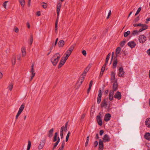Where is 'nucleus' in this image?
Instances as JSON below:
<instances>
[{"instance_id":"f257e3e1","label":"nucleus","mask_w":150,"mask_h":150,"mask_svg":"<svg viewBox=\"0 0 150 150\" xmlns=\"http://www.w3.org/2000/svg\"><path fill=\"white\" fill-rule=\"evenodd\" d=\"M74 46L71 45L64 54L62 57L58 65V68H60L66 62L69 57L70 55L74 48Z\"/></svg>"},{"instance_id":"f03ea898","label":"nucleus","mask_w":150,"mask_h":150,"mask_svg":"<svg viewBox=\"0 0 150 150\" xmlns=\"http://www.w3.org/2000/svg\"><path fill=\"white\" fill-rule=\"evenodd\" d=\"M60 54L58 53L54 54L51 59V62L54 66L56 65L61 57Z\"/></svg>"},{"instance_id":"7ed1b4c3","label":"nucleus","mask_w":150,"mask_h":150,"mask_svg":"<svg viewBox=\"0 0 150 150\" xmlns=\"http://www.w3.org/2000/svg\"><path fill=\"white\" fill-rule=\"evenodd\" d=\"M57 135L58 133L57 132H56L55 133L54 136L53 137V141L54 142H55L56 141V142L54 144V146L53 148V150H54V149L56 147L60 141L59 138V137H57Z\"/></svg>"},{"instance_id":"20e7f679","label":"nucleus","mask_w":150,"mask_h":150,"mask_svg":"<svg viewBox=\"0 0 150 150\" xmlns=\"http://www.w3.org/2000/svg\"><path fill=\"white\" fill-rule=\"evenodd\" d=\"M25 108V105L22 104L20 107L18 111L16 116V119H17L19 116L20 115L21 113L23 112Z\"/></svg>"},{"instance_id":"39448f33","label":"nucleus","mask_w":150,"mask_h":150,"mask_svg":"<svg viewBox=\"0 0 150 150\" xmlns=\"http://www.w3.org/2000/svg\"><path fill=\"white\" fill-rule=\"evenodd\" d=\"M146 40V38L144 35H140L139 37L138 40L140 43H144Z\"/></svg>"},{"instance_id":"423d86ee","label":"nucleus","mask_w":150,"mask_h":150,"mask_svg":"<svg viewBox=\"0 0 150 150\" xmlns=\"http://www.w3.org/2000/svg\"><path fill=\"white\" fill-rule=\"evenodd\" d=\"M101 117V113H99V115L97 117V120L98 124L100 126L102 125L103 124Z\"/></svg>"},{"instance_id":"0eeeda50","label":"nucleus","mask_w":150,"mask_h":150,"mask_svg":"<svg viewBox=\"0 0 150 150\" xmlns=\"http://www.w3.org/2000/svg\"><path fill=\"white\" fill-rule=\"evenodd\" d=\"M86 72L85 71H84L81 76L79 80V81H80V85H81L83 81L85 78V76L86 75Z\"/></svg>"},{"instance_id":"6e6552de","label":"nucleus","mask_w":150,"mask_h":150,"mask_svg":"<svg viewBox=\"0 0 150 150\" xmlns=\"http://www.w3.org/2000/svg\"><path fill=\"white\" fill-rule=\"evenodd\" d=\"M45 142V139H42L38 147V149L39 150H41L43 149L44 146Z\"/></svg>"},{"instance_id":"1a4fd4ad","label":"nucleus","mask_w":150,"mask_h":150,"mask_svg":"<svg viewBox=\"0 0 150 150\" xmlns=\"http://www.w3.org/2000/svg\"><path fill=\"white\" fill-rule=\"evenodd\" d=\"M30 73H31V76L30 79V81H31L35 75V73L34 72V65L33 64L31 66V69L30 71Z\"/></svg>"},{"instance_id":"9d476101","label":"nucleus","mask_w":150,"mask_h":150,"mask_svg":"<svg viewBox=\"0 0 150 150\" xmlns=\"http://www.w3.org/2000/svg\"><path fill=\"white\" fill-rule=\"evenodd\" d=\"M140 26L142 27V28L139 29V31L141 32L147 29L148 28V25L145 24H142Z\"/></svg>"},{"instance_id":"9b49d317","label":"nucleus","mask_w":150,"mask_h":150,"mask_svg":"<svg viewBox=\"0 0 150 150\" xmlns=\"http://www.w3.org/2000/svg\"><path fill=\"white\" fill-rule=\"evenodd\" d=\"M136 45V43L133 41L129 42L128 43V46L132 48L134 47Z\"/></svg>"},{"instance_id":"f8f14e48","label":"nucleus","mask_w":150,"mask_h":150,"mask_svg":"<svg viewBox=\"0 0 150 150\" xmlns=\"http://www.w3.org/2000/svg\"><path fill=\"white\" fill-rule=\"evenodd\" d=\"M114 97L118 100L120 99L121 98V93L119 91L116 92L115 94Z\"/></svg>"},{"instance_id":"ddd939ff","label":"nucleus","mask_w":150,"mask_h":150,"mask_svg":"<svg viewBox=\"0 0 150 150\" xmlns=\"http://www.w3.org/2000/svg\"><path fill=\"white\" fill-rule=\"evenodd\" d=\"M115 73L112 72L111 76V80L112 82L114 83L115 82H117V79L115 78Z\"/></svg>"},{"instance_id":"4468645a","label":"nucleus","mask_w":150,"mask_h":150,"mask_svg":"<svg viewBox=\"0 0 150 150\" xmlns=\"http://www.w3.org/2000/svg\"><path fill=\"white\" fill-rule=\"evenodd\" d=\"M99 94L97 99V102L98 103H99L101 101V91L99 90L98 91Z\"/></svg>"},{"instance_id":"2eb2a0df","label":"nucleus","mask_w":150,"mask_h":150,"mask_svg":"<svg viewBox=\"0 0 150 150\" xmlns=\"http://www.w3.org/2000/svg\"><path fill=\"white\" fill-rule=\"evenodd\" d=\"M22 56L23 57H25L26 54L25 48V47H23L21 49Z\"/></svg>"},{"instance_id":"dca6fc26","label":"nucleus","mask_w":150,"mask_h":150,"mask_svg":"<svg viewBox=\"0 0 150 150\" xmlns=\"http://www.w3.org/2000/svg\"><path fill=\"white\" fill-rule=\"evenodd\" d=\"M124 72L123 69L122 67L120 68L119 70L118 75L119 76H122L124 75Z\"/></svg>"},{"instance_id":"f3484780","label":"nucleus","mask_w":150,"mask_h":150,"mask_svg":"<svg viewBox=\"0 0 150 150\" xmlns=\"http://www.w3.org/2000/svg\"><path fill=\"white\" fill-rule=\"evenodd\" d=\"M61 6V3H59L57 5V17H58L59 14V12Z\"/></svg>"},{"instance_id":"a211bd4d","label":"nucleus","mask_w":150,"mask_h":150,"mask_svg":"<svg viewBox=\"0 0 150 150\" xmlns=\"http://www.w3.org/2000/svg\"><path fill=\"white\" fill-rule=\"evenodd\" d=\"M111 117V115L110 114L108 113L106 114L105 115L104 120L105 121H108L110 120Z\"/></svg>"},{"instance_id":"6ab92c4d","label":"nucleus","mask_w":150,"mask_h":150,"mask_svg":"<svg viewBox=\"0 0 150 150\" xmlns=\"http://www.w3.org/2000/svg\"><path fill=\"white\" fill-rule=\"evenodd\" d=\"M64 41L63 40H61L59 41L58 43V46L59 47H62L64 46Z\"/></svg>"},{"instance_id":"aec40b11","label":"nucleus","mask_w":150,"mask_h":150,"mask_svg":"<svg viewBox=\"0 0 150 150\" xmlns=\"http://www.w3.org/2000/svg\"><path fill=\"white\" fill-rule=\"evenodd\" d=\"M103 142H108L110 140V138L108 136V135L107 134H105L103 138Z\"/></svg>"},{"instance_id":"412c9836","label":"nucleus","mask_w":150,"mask_h":150,"mask_svg":"<svg viewBox=\"0 0 150 150\" xmlns=\"http://www.w3.org/2000/svg\"><path fill=\"white\" fill-rule=\"evenodd\" d=\"M113 94L114 91L112 90L110 91L109 94V99L110 100H112Z\"/></svg>"},{"instance_id":"4be33fe9","label":"nucleus","mask_w":150,"mask_h":150,"mask_svg":"<svg viewBox=\"0 0 150 150\" xmlns=\"http://www.w3.org/2000/svg\"><path fill=\"white\" fill-rule=\"evenodd\" d=\"M145 125L148 127H150V118H147L145 121Z\"/></svg>"},{"instance_id":"5701e85b","label":"nucleus","mask_w":150,"mask_h":150,"mask_svg":"<svg viewBox=\"0 0 150 150\" xmlns=\"http://www.w3.org/2000/svg\"><path fill=\"white\" fill-rule=\"evenodd\" d=\"M117 59L116 57L114 58V61L113 63V67L116 68L117 64Z\"/></svg>"},{"instance_id":"b1692460","label":"nucleus","mask_w":150,"mask_h":150,"mask_svg":"<svg viewBox=\"0 0 150 150\" xmlns=\"http://www.w3.org/2000/svg\"><path fill=\"white\" fill-rule=\"evenodd\" d=\"M139 32H139V30L138 31L137 30H134L132 31V36H135L138 35Z\"/></svg>"},{"instance_id":"393cba45","label":"nucleus","mask_w":150,"mask_h":150,"mask_svg":"<svg viewBox=\"0 0 150 150\" xmlns=\"http://www.w3.org/2000/svg\"><path fill=\"white\" fill-rule=\"evenodd\" d=\"M113 89L114 91H116L117 88V82H115L114 83L113 85Z\"/></svg>"},{"instance_id":"a878e982","label":"nucleus","mask_w":150,"mask_h":150,"mask_svg":"<svg viewBox=\"0 0 150 150\" xmlns=\"http://www.w3.org/2000/svg\"><path fill=\"white\" fill-rule=\"evenodd\" d=\"M99 148L100 149L102 150L103 149V142L100 140L99 142Z\"/></svg>"},{"instance_id":"bb28decb","label":"nucleus","mask_w":150,"mask_h":150,"mask_svg":"<svg viewBox=\"0 0 150 150\" xmlns=\"http://www.w3.org/2000/svg\"><path fill=\"white\" fill-rule=\"evenodd\" d=\"M110 55L111 54L110 53L108 54V55L106 59L105 63L104 64H105L106 65V64H107L108 61L110 57Z\"/></svg>"},{"instance_id":"cd10ccee","label":"nucleus","mask_w":150,"mask_h":150,"mask_svg":"<svg viewBox=\"0 0 150 150\" xmlns=\"http://www.w3.org/2000/svg\"><path fill=\"white\" fill-rule=\"evenodd\" d=\"M121 48L119 47H117L115 53L117 56L118 54H119L121 51Z\"/></svg>"},{"instance_id":"c85d7f7f","label":"nucleus","mask_w":150,"mask_h":150,"mask_svg":"<svg viewBox=\"0 0 150 150\" xmlns=\"http://www.w3.org/2000/svg\"><path fill=\"white\" fill-rule=\"evenodd\" d=\"M53 129H52L50 130L49 131V133L48 134V136L51 138V137L53 135Z\"/></svg>"},{"instance_id":"c756f323","label":"nucleus","mask_w":150,"mask_h":150,"mask_svg":"<svg viewBox=\"0 0 150 150\" xmlns=\"http://www.w3.org/2000/svg\"><path fill=\"white\" fill-rule=\"evenodd\" d=\"M19 1L21 6L23 7L25 4V0H19Z\"/></svg>"},{"instance_id":"7c9ffc66","label":"nucleus","mask_w":150,"mask_h":150,"mask_svg":"<svg viewBox=\"0 0 150 150\" xmlns=\"http://www.w3.org/2000/svg\"><path fill=\"white\" fill-rule=\"evenodd\" d=\"M13 84L12 83H11L8 87V89L11 91H12L13 89Z\"/></svg>"},{"instance_id":"2f4dec72","label":"nucleus","mask_w":150,"mask_h":150,"mask_svg":"<svg viewBox=\"0 0 150 150\" xmlns=\"http://www.w3.org/2000/svg\"><path fill=\"white\" fill-rule=\"evenodd\" d=\"M145 138L148 140H150V134L149 133H146L145 135Z\"/></svg>"},{"instance_id":"473e14b6","label":"nucleus","mask_w":150,"mask_h":150,"mask_svg":"<svg viewBox=\"0 0 150 150\" xmlns=\"http://www.w3.org/2000/svg\"><path fill=\"white\" fill-rule=\"evenodd\" d=\"M64 126H63L61 129L60 131V136L61 138H62L63 134V131L64 130Z\"/></svg>"},{"instance_id":"72a5a7b5","label":"nucleus","mask_w":150,"mask_h":150,"mask_svg":"<svg viewBox=\"0 0 150 150\" xmlns=\"http://www.w3.org/2000/svg\"><path fill=\"white\" fill-rule=\"evenodd\" d=\"M8 1H5L3 4V6L4 7V8L6 9L7 4L8 3Z\"/></svg>"},{"instance_id":"f704fd0d","label":"nucleus","mask_w":150,"mask_h":150,"mask_svg":"<svg viewBox=\"0 0 150 150\" xmlns=\"http://www.w3.org/2000/svg\"><path fill=\"white\" fill-rule=\"evenodd\" d=\"M16 63V59L15 57H13L12 59V63L13 65H15Z\"/></svg>"},{"instance_id":"c9c22d12","label":"nucleus","mask_w":150,"mask_h":150,"mask_svg":"<svg viewBox=\"0 0 150 150\" xmlns=\"http://www.w3.org/2000/svg\"><path fill=\"white\" fill-rule=\"evenodd\" d=\"M130 31H128L126 32H125L124 33V37H127L128 36L130 33Z\"/></svg>"},{"instance_id":"e433bc0d","label":"nucleus","mask_w":150,"mask_h":150,"mask_svg":"<svg viewBox=\"0 0 150 150\" xmlns=\"http://www.w3.org/2000/svg\"><path fill=\"white\" fill-rule=\"evenodd\" d=\"M31 145V142L30 141H28L27 150H29Z\"/></svg>"},{"instance_id":"4c0bfd02","label":"nucleus","mask_w":150,"mask_h":150,"mask_svg":"<svg viewBox=\"0 0 150 150\" xmlns=\"http://www.w3.org/2000/svg\"><path fill=\"white\" fill-rule=\"evenodd\" d=\"M64 144H65V143H64V142H62V144L61 146V147H59V149L58 150H63V149L64 146Z\"/></svg>"},{"instance_id":"58836bf2","label":"nucleus","mask_w":150,"mask_h":150,"mask_svg":"<svg viewBox=\"0 0 150 150\" xmlns=\"http://www.w3.org/2000/svg\"><path fill=\"white\" fill-rule=\"evenodd\" d=\"M70 132H69L67 134V136L66 137V142H67L68 141V139H69V135H70Z\"/></svg>"},{"instance_id":"ea45409f","label":"nucleus","mask_w":150,"mask_h":150,"mask_svg":"<svg viewBox=\"0 0 150 150\" xmlns=\"http://www.w3.org/2000/svg\"><path fill=\"white\" fill-rule=\"evenodd\" d=\"M126 41H122L120 43V46L122 47H123L125 45V43H126Z\"/></svg>"},{"instance_id":"a19ab883","label":"nucleus","mask_w":150,"mask_h":150,"mask_svg":"<svg viewBox=\"0 0 150 150\" xmlns=\"http://www.w3.org/2000/svg\"><path fill=\"white\" fill-rule=\"evenodd\" d=\"M58 38H57L56 39V41H55V42L54 43V44L53 43L52 44V46L50 48V49L51 50H52V47H53V46H55L56 45H57V41H58Z\"/></svg>"},{"instance_id":"79ce46f5","label":"nucleus","mask_w":150,"mask_h":150,"mask_svg":"<svg viewBox=\"0 0 150 150\" xmlns=\"http://www.w3.org/2000/svg\"><path fill=\"white\" fill-rule=\"evenodd\" d=\"M141 9V7H139L137 9V11L136 12V13L135 14V16L137 15L139 12H140Z\"/></svg>"},{"instance_id":"37998d69","label":"nucleus","mask_w":150,"mask_h":150,"mask_svg":"<svg viewBox=\"0 0 150 150\" xmlns=\"http://www.w3.org/2000/svg\"><path fill=\"white\" fill-rule=\"evenodd\" d=\"M42 6L44 8H47V4L46 3H43L42 4Z\"/></svg>"},{"instance_id":"c03bdc74","label":"nucleus","mask_w":150,"mask_h":150,"mask_svg":"<svg viewBox=\"0 0 150 150\" xmlns=\"http://www.w3.org/2000/svg\"><path fill=\"white\" fill-rule=\"evenodd\" d=\"M141 23H139L138 24L137 23H133V25L134 27H137V26H140L141 25Z\"/></svg>"},{"instance_id":"a18cd8bd","label":"nucleus","mask_w":150,"mask_h":150,"mask_svg":"<svg viewBox=\"0 0 150 150\" xmlns=\"http://www.w3.org/2000/svg\"><path fill=\"white\" fill-rule=\"evenodd\" d=\"M14 30L16 33H18L19 32V29L17 27H15L14 28Z\"/></svg>"},{"instance_id":"49530a36","label":"nucleus","mask_w":150,"mask_h":150,"mask_svg":"<svg viewBox=\"0 0 150 150\" xmlns=\"http://www.w3.org/2000/svg\"><path fill=\"white\" fill-rule=\"evenodd\" d=\"M106 66V65L105 64H104L103 65V66L101 68V71L104 72V71L105 70V69Z\"/></svg>"},{"instance_id":"de8ad7c7","label":"nucleus","mask_w":150,"mask_h":150,"mask_svg":"<svg viewBox=\"0 0 150 150\" xmlns=\"http://www.w3.org/2000/svg\"><path fill=\"white\" fill-rule=\"evenodd\" d=\"M82 53L83 55H84L85 56H86L87 55V53L86 51L85 50H83L82 52Z\"/></svg>"},{"instance_id":"09e8293b","label":"nucleus","mask_w":150,"mask_h":150,"mask_svg":"<svg viewBox=\"0 0 150 150\" xmlns=\"http://www.w3.org/2000/svg\"><path fill=\"white\" fill-rule=\"evenodd\" d=\"M26 25L28 29H30V23L29 22H27L26 23Z\"/></svg>"},{"instance_id":"8fccbe9b","label":"nucleus","mask_w":150,"mask_h":150,"mask_svg":"<svg viewBox=\"0 0 150 150\" xmlns=\"http://www.w3.org/2000/svg\"><path fill=\"white\" fill-rule=\"evenodd\" d=\"M91 65L90 64H89L87 67L86 68V70L87 71H88V70L90 68H91Z\"/></svg>"},{"instance_id":"3c124183","label":"nucleus","mask_w":150,"mask_h":150,"mask_svg":"<svg viewBox=\"0 0 150 150\" xmlns=\"http://www.w3.org/2000/svg\"><path fill=\"white\" fill-rule=\"evenodd\" d=\"M67 123H66L65 126H64V131H66L67 129Z\"/></svg>"},{"instance_id":"603ef678","label":"nucleus","mask_w":150,"mask_h":150,"mask_svg":"<svg viewBox=\"0 0 150 150\" xmlns=\"http://www.w3.org/2000/svg\"><path fill=\"white\" fill-rule=\"evenodd\" d=\"M33 41V38L32 37H31L29 43L30 45H31L32 44Z\"/></svg>"},{"instance_id":"864d4df0","label":"nucleus","mask_w":150,"mask_h":150,"mask_svg":"<svg viewBox=\"0 0 150 150\" xmlns=\"http://www.w3.org/2000/svg\"><path fill=\"white\" fill-rule=\"evenodd\" d=\"M139 20V17H137L136 18L134 21V22L136 23L138 22Z\"/></svg>"},{"instance_id":"5fc2aeb1","label":"nucleus","mask_w":150,"mask_h":150,"mask_svg":"<svg viewBox=\"0 0 150 150\" xmlns=\"http://www.w3.org/2000/svg\"><path fill=\"white\" fill-rule=\"evenodd\" d=\"M98 145V142L97 141H96L94 143V146L96 147Z\"/></svg>"},{"instance_id":"6e6d98bb","label":"nucleus","mask_w":150,"mask_h":150,"mask_svg":"<svg viewBox=\"0 0 150 150\" xmlns=\"http://www.w3.org/2000/svg\"><path fill=\"white\" fill-rule=\"evenodd\" d=\"M3 77V75L2 73L0 71V79H2Z\"/></svg>"},{"instance_id":"4d7b16f0","label":"nucleus","mask_w":150,"mask_h":150,"mask_svg":"<svg viewBox=\"0 0 150 150\" xmlns=\"http://www.w3.org/2000/svg\"><path fill=\"white\" fill-rule=\"evenodd\" d=\"M37 15L38 16H40L41 15V12L40 11H38L36 13Z\"/></svg>"},{"instance_id":"13d9d810","label":"nucleus","mask_w":150,"mask_h":150,"mask_svg":"<svg viewBox=\"0 0 150 150\" xmlns=\"http://www.w3.org/2000/svg\"><path fill=\"white\" fill-rule=\"evenodd\" d=\"M104 133V131L103 130H101L100 132V134L102 135Z\"/></svg>"},{"instance_id":"bf43d9fd","label":"nucleus","mask_w":150,"mask_h":150,"mask_svg":"<svg viewBox=\"0 0 150 150\" xmlns=\"http://www.w3.org/2000/svg\"><path fill=\"white\" fill-rule=\"evenodd\" d=\"M93 82L92 81H91L90 82L89 84V86L90 87H91L92 84H93Z\"/></svg>"},{"instance_id":"052dcab7","label":"nucleus","mask_w":150,"mask_h":150,"mask_svg":"<svg viewBox=\"0 0 150 150\" xmlns=\"http://www.w3.org/2000/svg\"><path fill=\"white\" fill-rule=\"evenodd\" d=\"M57 29H58L57 27H55V32L56 33H57Z\"/></svg>"},{"instance_id":"680f3d73","label":"nucleus","mask_w":150,"mask_h":150,"mask_svg":"<svg viewBox=\"0 0 150 150\" xmlns=\"http://www.w3.org/2000/svg\"><path fill=\"white\" fill-rule=\"evenodd\" d=\"M91 87H90V86H89V88L88 90V91H87V93H88L89 92V91L91 89Z\"/></svg>"},{"instance_id":"e2e57ef3","label":"nucleus","mask_w":150,"mask_h":150,"mask_svg":"<svg viewBox=\"0 0 150 150\" xmlns=\"http://www.w3.org/2000/svg\"><path fill=\"white\" fill-rule=\"evenodd\" d=\"M103 72H104L103 71H101L100 74V76H102L103 75Z\"/></svg>"},{"instance_id":"0e129e2a","label":"nucleus","mask_w":150,"mask_h":150,"mask_svg":"<svg viewBox=\"0 0 150 150\" xmlns=\"http://www.w3.org/2000/svg\"><path fill=\"white\" fill-rule=\"evenodd\" d=\"M88 142V141H86V142L85 143V146H87Z\"/></svg>"},{"instance_id":"69168bd1","label":"nucleus","mask_w":150,"mask_h":150,"mask_svg":"<svg viewBox=\"0 0 150 150\" xmlns=\"http://www.w3.org/2000/svg\"><path fill=\"white\" fill-rule=\"evenodd\" d=\"M114 55V53L113 52H112V60L113 55Z\"/></svg>"},{"instance_id":"338daca9","label":"nucleus","mask_w":150,"mask_h":150,"mask_svg":"<svg viewBox=\"0 0 150 150\" xmlns=\"http://www.w3.org/2000/svg\"><path fill=\"white\" fill-rule=\"evenodd\" d=\"M146 21H150V18H147L146 19Z\"/></svg>"},{"instance_id":"774afa93","label":"nucleus","mask_w":150,"mask_h":150,"mask_svg":"<svg viewBox=\"0 0 150 150\" xmlns=\"http://www.w3.org/2000/svg\"><path fill=\"white\" fill-rule=\"evenodd\" d=\"M31 0H28V5H30V4Z\"/></svg>"}]
</instances>
